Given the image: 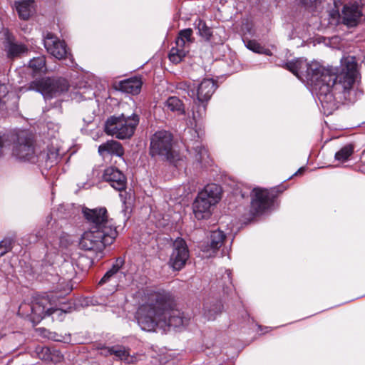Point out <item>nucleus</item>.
<instances>
[{
  "label": "nucleus",
  "instance_id": "nucleus-6",
  "mask_svg": "<svg viewBox=\"0 0 365 365\" xmlns=\"http://www.w3.org/2000/svg\"><path fill=\"white\" fill-rule=\"evenodd\" d=\"M140 117L136 113L126 116L124 114L112 115L105 123L106 134L120 140L130 138L139 124Z\"/></svg>",
  "mask_w": 365,
  "mask_h": 365
},
{
  "label": "nucleus",
  "instance_id": "nucleus-34",
  "mask_svg": "<svg viewBox=\"0 0 365 365\" xmlns=\"http://www.w3.org/2000/svg\"><path fill=\"white\" fill-rule=\"evenodd\" d=\"M123 264L124 259H122L121 257H118L115 259V262L112 265V267L109 270L111 272H113L115 275H116Z\"/></svg>",
  "mask_w": 365,
  "mask_h": 365
},
{
  "label": "nucleus",
  "instance_id": "nucleus-36",
  "mask_svg": "<svg viewBox=\"0 0 365 365\" xmlns=\"http://www.w3.org/2000/svg\"><path fill=\"white\" fill-rule=\"evenodd\" d=\"M115 274L111 272L110 270H108L104 276L102 277V279H101V281L99 282V284H104V283H106V282H110L113 277H115Z\"/></svg>",
  "mask_w": 365,
  "mask_h": 365
},
{
  "label": "nucleus",
  "instance_id": "nucleus-39",
  "mask_svg": "<svg viewBox=\"0 0 365 365\" xmlns=\"http://www.w3.org/2000/svg\"><path fill=\"white\" fill-rule=\"evenodd\" d=\"M97 349H103V346H98Z\"/></svg>",
  "mask_w": 365,
  "mask_h": 365
},
{
  "label": "nucleus",
  "instance_id": "nucleus-17",
  "mask_svg": "<svg viewBox=\"0 0 365 365\" xmlns=\"http://www.w3.org/2000/svg\"><path fill=\"white\" fill-rule=\"evenodd\" d=\"M142 81L139 77H133L119 82L118 89L123 93L137 95L140 92Z\"/></svg>",
  "mask_w": 365,
  "mask_h": 365
},
{
  "label": "nucleus",
  "instance_id": "nucleus-1",
  "mask_svg": "<svg viewBox=\"0 0 365 365\" xmlns=\"http://www.w3.org/2000/svg\"><path fill=\"white\" fill-rule=\"evenodd\" d=\"M356 57L344 56L339 71L336 73L319 63H308L297 58L285 63L284 67L302 81H307L314 90L324 113L331 114L341 103L347 100L359 73Z\"/></svg>",
  "mask_w": 365,
  "mask_h": 365
},
{
  "label": "nucleus",
  "instance_id": "nucleus-23",
  "mask_svg": "<svg viewBox=\"0 0 365 365\" xmlns=\"http://www.w3.org/2000/svg\"><path fill=\"white\" fill-rule=\"evenodd\" d=\"M226 238V235L220 229L212 230L210 235V246L213 250L220 248Z\"/></svg>",
  "mask_w": 365,
  "mask_h": 365
},
{
  "label": "nucleus",
  "instance_id": "nucleus-30",
  "mask_svg": "<svg viewBox=\"0 0 365 365\" xmlns=\"http://www.w3.org/2000/svg\"><path fill=\"white\" fill-rule=\"evenodd\" d=\"M232 272L230 269H227L225 271V275L223 276V279L225 282L226 283L223 285V290L226 294H229L233 289L232 282Z\"/></svg>",
  "mask_w": 365,
  "mask_h": 365
},
{
  "label": "nucleus",
  "instance_id": "nucleus-28",
  "mask_svg": "<svg viewBox=\"0 0 365 365\" xmlns=\"http://www.w3.org/2000/svg\"><path fill=\"white\" fill-rule=\"evenodd\" d=\"M354 153V146L351 144L346 145L335 154V160L340 162H346Z\"/></svg>",
  "mask_w": 365,
  "mask_h": 365
},
{
  "label": "nucleus",
  "instance_id": "nucleus-35",
  "mask_svg": "<svg viewBox=\"0 0 365 365\" xmlns=\"http://www.w3.org/2000/svg\"><path fill=\"white\" fill-rule=\"evenodd\" d=\"M9 142H11L10 134L0 135V156L3 153L4 148L9 145Z\"/></svg>",
  "mask_w": 365,
  "mask_h": 365
},
{
  "label": "nucleus",
  "instance_id": "nucleus-22",
  "mask_svg": "<svg viewBox=\"0 0 365 365\" xmlns=\"http://www.w3.org/2000/svg\"><path fill=\"white\" fill-rule=\"evenodd\" d=\"M165 108L178 115H183L185 113L182 101L176 96L169 97L165 102Z\"/></svg>",
  "mask_w": 365,
  "mask_h": 365
},
{
  "label": "nucleus",
  "instance_id": "nucleus-27",
  "mask_svg": "<svg viewBox=\"0 0 365 365\" xmlns=\"http://www.w3.org/2000/svg\"><path fill=\"white\" fill-rule=\"evenodd\" d=\"M106 354L115 355L120 360H126L130 355L128 349L118 345L108 349Z\"/></svg>",
  "mask_w": 365,
  "mask_h": 365
},
{
  "label": "nucleus",
  "instance_id": "nucleus-7",
  "mask_svg": "<svg viewBox=\"0 0 365 365\" xmlns=\"http://www.w3.org/2000/svg\"><path fill=\"white\" fill-rule=\"evenodd\" d=\"M221 187L217 184H208L198 192L192 209L197 220L206 218L210 215V208L217 203L221 198Z\"/></svg>",
  "mask_w": 365,
  "mask_h": 365
},
{
  "label": "nucleus",
  "instance_id": "nucleus-8",
  "mask_svg": "<svg viewBox=\"0 0 365 365\" xmlns=\"http://www.w3.org/2000/svg\"><path fill=\"white\" fill-rule=\"evenodd\" d=\"M13 143L12 155L21 161H34L36 158L32 135L27 130H17L10 133Z\"/></svg>",
  "mask_w": 365,
  "mask_h": 365
},
{
  "label": "nucleus",
  "instance_id": "nucleus-29",
  "mask_svg": "<svg viewBox=\"0 0 365 365\" xmlns=\"http://www.w3.org/2000/svg\"><path fill=\"white\" fill-rule=\"evenodd\" d=\"M36 335L41 336L44 339L53 341L55 342H62V339L57 338L58 335L55 332H51L45 328H38L35 329Z\"/></svg>",
  "mask_w": 365,
  "mask_h": 365
},
{
  "label": "nucleus",
  "instance_id": "nucleus-13",
  "mask_svg": "<svg viewBox=\"0 0 365 365\" xmlns=\"http://www.w3.org/2000/svg\"><path fill=\"white\" fill-rule=\"evenodd\" d=\"M189 258V250L186 242L180 237L173 243V252L169 259V265L175 270H180Z\"/></svg>",
  "mask_w": 365,
  "mask_h": 365
},
{
  "label": "nucleus",
  "instance_id": "nucleus-12",
  "mask_svg": "<svg viewBox=\"0 0 365 365\" xmlns=\"http://www.w3.org/2000/svg\"><path fill=\"white\" fill-rule=\"evenodd\" d=\"M192 30L191 29H185L181 30L175 41L176 47L171 48L169 53V59L174 63H180L187 52L185 47L194 41L192 38Z\"/></svg>",
  "mask_w": 365,
  "mask_h": 365
},
{
  "label": "nucleus",
  "instance_id": "nucleus-16",
  "mask_svg": "<svg viewBox=\"0 0 365 365\" xmlns=\"http://www.w3.org/2000/svg\"><path fill=\"white\" fill-rule=\"evenodd\" d=\"M35 354L40 359L53 363L61 362L63 359V356L60 351L45 344H38L35 348Z\"/></svg>",
  "mask_w": 365,
  "mask_h": 365
},
{
  "label": "nucleus",
  "instance_id": "nucleus-10",
  "mask_svg": "<svg viewBox=\"0 0 365 365\" xmlns=\"http://www.w3.org/2000/svg\"><path fill=\"white\" fill-rule=\"evenodd\" d=\"M67 88L66 83H62L60 81L51 78H41L31 81L26 89L37 91L46 99L58 96L67 90Z\"/></svg>",
  "mask_w": 365,
  "mask_h": 365
},
{
  "label": "nucleus",
  "instance_id": "nucleus-38",
  "mask_svg": "<svg viewBox=\"0 0 365 365\" xmlns=\"http://www.w3.org/2000/svg\"><path fill=\"white\" fill-rule=\"evenodd\" d=\"M304 170V168H301L298 170V171L294 174V175H297L298 173H301V172Z\"/></svg>",
  "mask_w": 365,
  "mask_h": 365
},
{
  "label": "nucleus",
  "instance_id": "nucleus-37",
  "mask_svg": "<svg viewBox=\"0 0 365 365\" xmlns=\"http://www.w3.org/2000/svg\"><path fill=\"white\" fill-rule=\"evenodd\" d=\"M300 3L306 7L312 6L317 0H299Z\"/></svg>",
  "mask_w": 365,
  "mask_h": 365
},
{
  "label": "nucleus",
  "instance_id": "nucleus-3",
  "mask_svg": "<svg viewBox=\"0 0 365 365\" xmlns=\"http://www.w3.org/2000/svg\"><path fill=\"white\" fill-rule=\"evenodd\" d=\"M83 213L90 225L80 239L79 246L87 251L101 252L113 243L118 236L116 227L108 220L105 207L83 209Z\"/></svg>",
  "mask_w": 365,
  "mask_h": 365
},
{
  "label": "nucleus",
  "instance_id": "nucleus-26",
  "mask_svg": "<svg viewBox=\"0 0 365 365\" xmlns=\"http://www.w3.org/2000/svg\"><path fill=\"white\" fill-rule=\"evenodd\" d=\"M29 67L31 68L35 72H46V57L44 56H40L33 58L29 61Z\"/></svg>",
  "mask_w": 365,
  "mask_h": 365
},
{
  "label": "nucleus",
  "instance_id": "nucleus-2",
  "mask_svg": "<svg viewBox=\"0 0 365 365\" xmlns=\"http://www.w3.org/2000/svg\"><path fill=\"white\" fill-rule=\"evenodd\" d=\"M136 318L143 330L154 331L158 327L183 329L189 324L191 315L177 309L172 295L163 292L150 294L148 302L138 308Z\"/></svg>",
  "mask_w": 365,
  "mask_h": 365
},
{
  "label": "nucleus",
  "instance_id": "nucleus-4",
  "mask_svg": "<svg viewBox=\"0 0 365 365\" xmlns=\"http://www.w3.org/2000/svg\"><path fill=\"white\" fill-rule=\"evenodd\" d=\"M63 304L57 302L56 297L53 295L33 297L31 303H21L19 307L18 314L28 319L33 324L39 323L46 316H53V318L62 320L63 317L71 312L62 307Z\"/></svg>",
  "mask_w": 365,
  "mask_h": 365
},
{
  "label": "nucleus",
  "instance_id": "nucleus-21",
  "mask_svg": "<svg viewBox=\"0 0 365 365\" xmlns=\"http://www.w3.org/2000/svg\"><path fill=\"white\" fill-rule=\"evenodd\" d=\"M222 309V304L219 301L207 302L203 305V316L207 320H214Z\"/></svg>",
  "mask_w": 365,
  "mask_h": 365
},
{
  "label": "nucleus",
  "instance_id": "nucleus-31",
  "mask_svg": "<svg viewBox=\"0 0 365 365\" xmlns=\"http://www.w3.org/2000/svg\"><path fill=\"white\" fill-rule=\"evenodd\" d=\"M12 244L11 238H4L0 242V257L11 250Z\"/></svg>",
  "mask_w": 365,
  "mask_h": 365
},
{
  "label": "nucleus",
  "instance_id": "nucleus-18",
  "mask_svg": "<svg viewBox=\"0 0 365 365\" xmlns=\"http://www.w3.org/2000/svg\"><path fill=\"white\" fill-rule=\"evenodd\" d=\"M98 153L101 155L110 154L120 157L123 155L124 150L119 142L110 140L99 145Z\"/></svg>",
  "mask_w": 365,
  "mask_h": 365
},
{
  "label": "nucleus",
  "instance_id": "nucleus-14",
  "mask_svg": "<svg viewBox=\"0 0 365 365\" xmlns=\"http://www.w3.org/2000/svg\"><path fill=\"white\" fill-rule=\"evenodd\" d=\"M43 44L47 52L57 59L65 58L69 54L65 42L52 33L48 32L43 36Z\"/></svg>",
  "mask_w": 365,
  "mask_h": 365
},
{
  "label": "nucleus",
  "instance_id": "nucleus-24",
  "mask_svg": "<svg viewBox=\"0 0 365 365\" xmlns=\"http://www.w3.org/2000/svg\"><path fill=\"white\" fill-rule=\"evenodd\" d=\"M32 1L19 2L16 5V11L21 19L27 20L32 14Z\"/></svg>",
  "mask_w": 365,
  "mask_h": 365
},
{
  "label": "nucleus",
  "instance_id": "nucleus-9",
  "mask_svg": "<svg viewBox=\"0 0 365 365\" xmlns=\"http://www.w3.org/2000/svg\"><path fill=\"white\" fill-rule=\"evenodd\" d=\"M149 154L151 157H158L173 162L176 155L173 150V135L166 130L156 131L150 137Z\"/></svg>",
  "mask_w": 365,
  "mask_h": 365
},
{
  "label": "nucleus",
  "instance_id": "nucleus-32",
  "mask_svg": "<svg viewBox=\"0 0 365 365\" xmlns=\"http://www.w3.org/2000/svg\"><path fill=\"white\" fill-rule=\"evenodd\" d=\"M246 47L257 53H263L264 48L255 40H248L245 42Z\"/></svg>",
  "mask_w": 365,
  "mask_h": 365
},
{
  "label": "nucleus",
  "instance_id": "nucleus-15",
  "mask_svg": "<svg viewBox=\"0 0 365 365\" xmlns=\"http://www.w3.org/2000/svg\"><path fill=\"white\" fill-rule=\"evenodd\" d=\"M103 179L118 191H123L126 188L127 178L125 175L117 168L110 166L103 171Z\"/></svg>",
  "mask_w": 365,
  "mask_h": 365
},
{
  "label": "nucleus",
  "instance_id": "nucleus-40",
  "mask_svg": "<svg viewBox=\"0 0 365 365\" xmlns=\"http://www.w3.org/2000/svg\"><path fill=\"white\" fill-rule=\"evenodd\" d=\"M265 51H266V49L264 48V53H265V54H268V53L265 52Z\"/></svg>",
  "mask_w": 365,
  "mask_h": 365
},
{
  "label": "nucleus",
  "instance_id": "nucleus-33",
  "mask_svg": "<svg viewBox=\"0 0 365 365\" xmlns=\"http://www.w3.org/2000/svg\"><path fill=\"white\" fill-rule=\"evenodd\" d=\"M23 339V336L20 332H9L8 334H4L1 335L0 340L4 341H21Z\"/></svg>",
  "mask_w": 365,
  "mask_h": 365
},
{
  "label": "nucleus",
  "instance_id": "nucleus-19",
  "mask_svg": "<svg viewBox=\"0 0 365 365\" xmlns=\"http://www.w3.org/2000/svg\"><path fill=\"white\" fill-rule=\"evenodd\" d=\"M187 150L194 155L195 160L202 165H207L209 163V155L207 150L201 144V143L196 141L193 143L192 146L189 145L187 146Z\"/></svg>",
  "mask_w": 365,
  "mask_h": 365
},
{
  "label": "nucleus",
  "instance_id": "nucleus-20",
  "mask_svg": "<svg viewBox=\"0 0 365 365\" xmlns=\"http://www.w3.org/2000/svg\"><path fill=\"white\" fill-rule=\"evenodd\" d=\"M28 51L27 46L22 43L9 42L6 47L7 56L10 59L21 58Z\"/></svg>",
  "mask_w": 365,
  "mask_h": 365
},
{
  "label": "nucleus",
  "instance_id": "nucleus-11",
  "mask_svg": "<svg viewBox=\"0 0 365 365\" xmlns=\"http://www.w3.org/2000/svg\"><path fill=\"white\" fill-rule=\"evenodd\" d=\"M276 188L271 190L262 188H255L251 193L250 213L255 216L263 213L273 202L276 197L274 194Z\"/></svg>",
  "mask_w": 365,
  "mask_h": 365
},
{
  "label": "nucleus",
  "instance_id": "nucleus-25",
  "mask_svg": "<svg viewBox=\"0 0 365 365\" xmlns=\"http://www.w3.org/2000/svg\"><path fill=\"white\" fill-rule=\"evenodd\" d=\"M195 25L198 30L199 35L204 38L205 41H210L212 36V30L206 25L205 22L200 19H197L195 21Z\"/></svg>",
  "mask_w": 365,
  "mask_h": 365
},
{
  "label": "nucleus",
  "instance_id": "nucleus-5",
  "mask_svg": "<svg viewBox=\"0 0 365 365\" xmlns=\"http://www.w3.org/2000/svg\"><path fill=\"white\" fill-rule=\"evenodd\" d=\"M180 88L187 91V94L192 98H196L192 108V118L195 120L205 116L207 109V103L211 98L217 88L216 82L212 78H204L199 83H182Z\"/></svg>",
  "mask_w": 365,
  "mask_h": 365
}]
</instances>
